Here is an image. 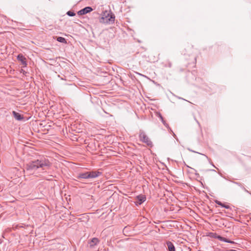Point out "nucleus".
Instances as JSON below:
<instances>
[{
  "mask_svg": "<svg viewBox=\"0 0 251 251\" xmlns=\"http://www.w3.org/2000/svg\"><path fill=\"white\" fill-rule=\"evenodd\" d=\"M215 203L216 204H217L218 205H220V206H222L223 207H224V208H225L226 209H229L230 208V206L228 205L223 203H222L221 201H217V200L215 201Z\"/></svg>",
  "mask_w": 251,
  "mask_h": 251,
  "instance_id": "11",
  "label": "nucleus"
},
{
  "mask_svg": "<svg viewBox=\"0 0 251 251\" xmlns=\"http://www.w3.org/2000/svg\"><path fill=\"white\" fill-rule=\"evenodd\" d=\"M171 131L173 132V136H174V137H175V136H176L175 134L173 132V131H172V130H171Z\"/></svg>",
  "mask_w": 251,
  "mask_h": 251,
  "instance_id": "22",
  "label": "nucleus"
},
{
  "mask_svg": "<svg viewBox=\"0 0 251 251\" xmlns=\"http://www.w3.org/2000/svg\"><path fill=\"white\" fill-rule=\"evenodd\" d=\"M221 241H223V242H226V243H227L229 242V240H228L227 239L225 238V237H223V239Z\"/></svg>",
  "mask_w": 251,
  "mask_h": 251,
  "instance_id": "17",
  "label": "nucleus"
},
{
  "mask_svg": "<svg viewBox=\"0 0 251 251\" xmlns=\"http://www.w3.org/2000/svg\"><path fill=\"white\" fill-rule=\"evenodd\" d=\"M12 114L15 119L17 121H21L24 119L23 115L20 114V113L15 111H13L12 112Z\"/></svg>",
  "mask_w": 251,
  "mask_h": 251,
  "instance_id": "7",
  "label": "nucleus"
},
{
  "mask_svg": "<svg viewBox=\"0 0 251 251\" xmlns=\"http://www.w3.org/2000/svg\"><path fill=\"white\" fill-rule=\"evenodd\" d=\"M188 150L189 151H191V152H196V153H199V152H196V151H193V150H191V149H188Z\"/></svg>",
  "mask_w": 251,
  "mask_h": 251,
  "instance_id": "20",
  "label": "nucleus"
},
{
  "mask_svg": "<svg viewBox=\"0 0 251 251\" xmlns=\"http://www.w3.org/2000/svg\"><path fill=\"white\" fill-rule=\"evenodd\" d=\"M77 178H83V179H88V172L85 173H79L77 176Z\"/></svg>",
  "mask_w": 251,
  "mask_h": 251,
  "instance_id": "9",
  "label": "nucleus"
},
{
  "mask_svg": "<svg viewBox=\"0 0 251 251\" xmlns=\"http://www.w3.org/2000/svg\"><path fill=\"white\" fill-rule=\"evenodd\" d=\"M88 177H89V178H96L97 177H98L101 174L100 172H97V171H95V172H93V171L88 172Z\"/></svg>",
  "mask_w": 251,
  "mask_h": 251,
  "instance_id": "4",
  "label": "nucleus"
},
{
  "mask_svg": "<svg viewBox=\"0 0 251 251\" xmlns=\"http://www.w3.org/2000/svg\"><path fill=\"white\" fill-rule=\"evenodd\" d=\"M201 154L203 155V154ZM203 155H204V154H203ZM204 156L206 157V158H208L207 156H206L205 155H204Z\"/></svg>",
  "mask_w": 251,
  "mask_h": 251,
  "instance_id": "23",
  "label": "nucleus"
},
{
  "mask_svg": "<svg viewBox=\"0 0 251 251\" xmlns=\"http://www.w3.org/2000/svg\"><path fill=\"white\" fill-rule=\"evenodd\" d=\"M168 251H176L174 244L170 241L167 242Z\"/></svg>",
  "mask_w": 251,
  "mask_h": 251,
  "instance_id": "10",
  "label": "nucleus"
},
{
  "mask_svg": "<svg viewBox=\"0 0 251 251\" xmlns=\"http://www.w3.org/2000/svg\"><path fill=\"white\" fill-rule=\"evenodd\" d=\"M136 199L137 200V201L136 202V205H140L146 201V197L144 195H139L137 196Z\"/></svg>",
  "mask_w": 251,
  "mask_h": 251,
  "instance_id": "6",
  "label": "nucleus"
},
{
  "mask_svg": "<svg viewBox=\"0 0 251 251\" xmlns=\"http://www.w3.org/2000/svg\"><path fill=\"white\" fill-rule=\"evenodd\" d=\"M115 17L113 15H111L109 18H108V21L109 22H113L114 21Z\"/></svg>",
  "mask_w": 251,
  "mask_h": 251,
  "instance_id": "15",
  "label": "nucleus"
},
{
  "mask_svg": "<svg viewBox=\"0 0 251 251\" xmlns=\"http://www.w3.org/2000/svg\"><path fill=\"white\" fill-rule=\"evenodd\" d=\"M52 163L48 159L41 158L26 164L24 171L29 174H33L34 172L39 168L45 171L49 169Z\"/></svg>",
  "mask_w": 251,
  "mask_h": 251,
  "instance_id": "1",
  "label": "nucleus"
},
{
  "mask_svg": "<svg viewBox=\"0 0 251 251\" xmlns=\"http://www.w3.org/2000/svg\"><path fill=\"white\" fill-rule=\"evenodd\" d=\"M241 187L245 192L249 193V191L245 187Z\"/></svg>",
  "mask_w": 251,
  "mask_h": 251,
  "instance_id": "19",
  "label": "nucleus"
},
{
  "mask_svg": "<svg viewBox=\"0 0 251 251\" xmlns=\"http://www.w3.org/2000/svg\"><path fill=\"white\" fill-rule=\"evenodd\" d=\"M17 59L20 61L25 66H26L27 63L26 61V58L22 54H19L17 56Z\"/></svg>",
  "mask_w": 251,
  "mask_h": 251,
  "instance_id": "5",
  "label": "nucleus"
},
{
  "mask_svg": "<svg viewBox=\"0 0 251 251\" xmlns=\"http://www.w3.org/2000/svg\"><path fill=\"white\" fill-rule=\"evenodd\" d=\"M228 243H231V244H234V242L232 241L229 240V242Z\"/></svg>",
  "mask_w": 251,
  "mask_h": 251,
  "instance_id": "21",
  "label": "nucleus"
},
{
  "mask_svg": "<svg viewBox=\"0 0 251 251\" xmlns=\"http://www.w3.org/2000/svg\"><path fill=\"white\" fill-rule=\"evenodd\" d=\"M157 116L159 118V119L161 120V122H162V123L164 124H165L166 123V122L164 120V119L162 117V116L161 115V114L159 113L157 114Z\"/></svg>",
  "mask_w": 251,
  "mask_h": 251,
  "instance_id": "13",
  "label": "nucleus"
},
{
  "mask_svg": "<svg viewBox=\"0 0 251 251\" xmlns=\"http://www.w3.org/2000/svg\"><path fill=\"white\" fill-rule=\"evenodd\" d=\"M56 40L58 42H60V43H65V44L67 43V41H66V40L65 39V38L64 37H56Z\"/></svg>",
  "mask_w": 251,
  "mask_h": 251,
  "instance_id": "12",
  "label": "nucleus"
},
{
  "mask_svg": "<svg viewBox=\"0 0 251 251\" xmlns=\"http://www.w3.org/2000/svg\"><path fill=\"white\" fill-rule=\"evenodd\" d=\"M215 238L219 239L220 241H222V240L223 239V237L220 236V235H217L215 236Z\"/></svg>",
  "mask_w": 251,
  "mask_h": 251,
  "instance_id": "16",
  "label": "nucleus"
},
{
  "mask_svg": "<svg viewBox=\"0 0 251 251\" xmlns=\"http://www.w3.org/2000/svg\"><path fill=\"white\" fill-rule=\"evenodd\" d=\"M99 240L97 238H93L89 242L90 247H93L95 245H97L99 243Z\"/></svg>",
  "mask_w": 251,
  "mask_h": 251,
  "instance_id": "8",
  "label": "nucleus"
},
{
  "mask_svg": "<svg viewBox=\"0 0 251 251\" xmlns=\"http://www.w3.org/2000/svg\"><path fill=\"white\" fill-rule=\"evenodd\" d=\"M164 125L166 127H167L168 129H169L170 130H171V129L170 128V127H169V126L168 124L167 123H165V124H164Z\"/></svg>",
  "mask_w": 251,
  "mask_h": 251,
  "instance_id": "18",
  "label": "nucleus"
},
{
  "mask_svg": "<svg viewBox=\"0 0 251 251\" xmlns=\"http://www.w3.org/2000/svg\"><path fill=\"white\" fill-rule=\"evenodd\" d=\"M67 14L69 16H71V17H72V16H74L75 15V14L73 12V11H69L67 12Z\"/></svg>",
  "mask_w": 251,
  "mask_h": 251,
  "instance_id": "14",
  "label": "nucleus"
},
{
  "mask_svg": "<svg viewBox=\"0 0 251 251\" xmlns=\"http://www.w3.org/2000/svg\"><path fill=\"white\" fill-rule=\"evenodd\" d=\"M92 10H93V9L91 7L87 6V7H86L83 8L82 9L79 10L77 12V14L79 15H84L89 12H90L91 11H92Z\"/></svg>",
  "mask_w": 251,
  "mask_h": 251,
  "instance_id": "3",
  "label": "nucleus"
},
{
  "mask_svg": "<svg viewBox=\"0 0 251 251\" xmlns=\"http://www.w3.org/2000/svg\"><path fill=\"white\" fill-rule=\"evenodd\" d=\"M140 140L148 146H152V142L144 131H141L139 134Z\"/></svg>",
  "mask_w": 251,
  "mask_h": 251,
  "instance_id": "2",
  "label": "nucleus"
},
{
  "mask_svg": "<svg viewBox=\"0 0 251 251\" xmlns=\"http://www.w3.org/2000/svg\"><path fill=\"white\" fill-rule=\"evenodd\" d=\"M236 184H237L239 185V186H240V185H239L238 182H236Z\"/></svg>",
  "mask_w": 251,
  "mask_h": 251,
  "instance_id": "24",
  "label": "nucleus"
}]
</instances>
